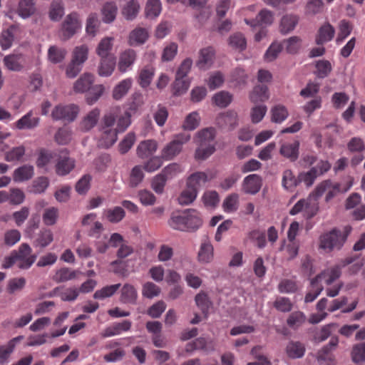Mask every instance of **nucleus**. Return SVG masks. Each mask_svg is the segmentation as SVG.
I'll return each instance as SVG.
<instances>
[{
  "label": "nucleus",
  "mask_w": 365,
  "mask_h": 365,
  "mask_svg": "<svg viewBox=\"0 0 365 365\" xmlns=\"http://www.w3.org/2000/svg\"><path fill=\"white\" fill-rule=\"evenodd\" d=\"M352 230L350 225H346L342 230L337 227L324 232L319 237V248L329 252L334 250H340L347 240Z\"/></svg>",
  "instance_id": "nucleus-1"
},
{
  "label": "nucleus",
  "mask_w": 365,
  "mask_h": 365,
  "mask_svg": "<svg viewBox=\"0 0 365 365\" xmlns=\"http://www.w3.org/2000/svg\"><path fill=\"white\" fill-rule=\"evenodd\" d=\"M215 130L212 128H204L197 133L196 143L198 147L195 150V158L205 160L215 152Z\"/></svg>",
  "instance_id": "nucleus-2"
},
{
  "label": "nucleus",
  "mask_w": 365,
  "mask_h": 365,
  "mask_svg": "<svg viewBox=\"0 0 365 365\" xmlns=\"http://www.w3.org/2000/svg\"><path fill=\"white\" fill-rule=\"evenodd\" d=\"M116 121L115 113H108L101 119L99 130L101 132L100 142L102 146L108 148L111 147L118 139V131L113 128Z\"/></svg>",
  "instance_id": "nucleus-3"
},
{
  "label": "nucleus",
  "mask_w": 365,
  "mask_h": 365,
  "mask_svg": "<svg viewBox=\"0 0 365 365\" xmlns=\"http://www.w3.org/2000/svg\"><path fill=\"white\" fill-rule=\"evenodd\" d=\"M81 28V20L77 12L68 14L61 24L60 38L62 41H67L73 36Z\"/></svg>",
  "instance_id": "nucleus-4"
},
{
  "label": "nucleus",
  "mask_w": 365,
  "mask_h": 365,
  "mask_svg": "<svg viewBox=\"0 0 365 365\" xmlns=\"http://www.w3.org/2000/svg\"><path fill=\"white\" fill-rule=\"evenodd\" d=\"M190 139V135H178L173 140L167 143L162 149L160 155L163 160H172L182 150V145Z\"/></svg>",
  "instance_id": "nucleus-5"
},
{
  "label": "nucleus",
  "mask_w": 365,
  "mask_h": 365,
  "mask_svg": "<svg viewBox=\"0 0 365 365\" xmlns=\"http://www.w3.org/2000/svg\"><path fill=\"white\" fill-rule=\"evenodd\" d=\"M32 250L27 243L20 245L18 250L12 251L14 256L19 261L18 267L21 269H27L31 267L36 259V255H31Z\"/></svg>",
  "instance_id": "nucleus-6"
},
{
  "label": "nucleus",
  "mask_w": 365,
  "mask_h": 365,
  "mask_svg": "<svg viewBox=\"0 0 365 365\" xmlns=\"http://www.w3.org/2000/svg\"><path fill=\"white\" fill-rule=\"evenodd\" d=\"M78 111V107L74 104L58 105L53 109L51 116L55 120H61L70 123L76 118Z\"/></svg>",
  "instance_id": "nucleus-7"
},
{
  "label": "nucleus",
  "mask_w": 365,
  "mask_h": 365,
  "mask_svg": "<svg viewBox=\"0 0 365 365\" xmlns=\"http://www.w3.org/2000/svg\"><path fill=\"white\" fill-rule=\"evenodd\" d=\"M215 121L220 129L230 131L238 125V115L236 111L228 110L220 113Z\"/></svg>",
  "instance_id": "nucleus-8"
},
{
  "label": "nucleus",
  "mask_w": 365,
  "mask_h": 365,
  "mask_svg": "<svg viewBox=\"0 0 365 365\" xmlns=\"http://www.w3.org/2000/svg\"><path fill=\"white\" fill-rule=\"evenodd\" d=\"M339 343L337 337H332L329 343L324 346L317 354V361L320 364L332 365L334 363V356L331 351H334Z\"/></svg>",
  "instance_id": "nucleus-9"
},
{
  "label": "nucleus",
  "mask_w": 365,
  "mask_h": 365,
  "mask_svg": "<svg viewBox=\"0 0 365 365\" xmlns=\"http://www.w3.org/2000/svg\"><path fill=\"white\" fill-rule=\"evenodd\" d=\"M215 174L210 173L207 174L204 172H197L192 174L187 180V186L190 188H195L197 192L198 189L205 185V184L214 179Z\"/></svg>",
  "instance_id": "nucleus-10"
},
{
  "label": "nucleus",
  "mask_w": 365,
  "mask_h": 365,
  "mask_svg": "<svg viewBox=\"0 0 365 365\" xmlns=\"http://www.w3.org/2000/svg\"><path fill=\"white\" fill-rule=\"evenodd\" d=\"M262 178L256 174L247 176L242 184V190L245 193L255 195L257 193L262 187Z\"/></svg>",
  "instance_id": "nucleus-11"
},
{
  "label": "nucleus",
  "mask_w": 365,
  "mask_h": 365,
  "mask_svg": "<svg viewBox=\"0 0 365 365\" xmlns=\"http://www.w3.org/2000/svg\"><path fill=\"white\" fill-rule=\"evenodd\" d=\"M158 149V143L155 140L141 141L136 149V154L141 159L151 156Z\"/></svg>",
  "instance_id": "nucleus-12"
},
{
  "label": "nucleus",
  "mask_w": 365,
  "mask_h": 365,
  "mask_svg": "<svg viewBox=\"0 0 365 365\" xmlns=\"http://www.w3.org/2000/svg\"><path fill=\"white\" fill-rule=\"evenodd\" d=\"M75 168V160L68 155H61L56 164V173L58 175L65 176Z\"/></svg>",
  "instance_id": "nucleus-13"
},
{
  "label": "nucleus",
  "mask_w": 365,
  "mask_h": 365,
  "mask_svg": "<svg viewBox=\"0 0 365 365\" xmlns=\"http://www.w3.org/2000/svg\"><path fill=\"white\" fill-rule=\"evenodd\" d=\"M274 21V14L272 11L267 9L261 10L258 14L256 16L255 19L251 21H248L245 19V22L247 24L250 25L251 26H269Z\"/></svg>",
  "instance_id": "nucleus-14"
},
{
  "label": "nucleus",
  "mask_w": 365,
  "mask_h": 365,
  "mask_svg": "<svg viewBox=\"0 0 365 365\" xmlns=\"http://www.w3.org/2000/svg\"><path fill=\"white\" fill-rule=\"evenodd\" d=\"M214 56L215 53L212 48H202L199 52V58L196 61V66L202 70L209 68L213 63Z\"/></svg>",
  "instance_id": "nucleus-15"
},
{
  "label": "nucleus",
  "mask_w": 365,
  "mask_h": 365,
  "mask_svg": "<svg viewBox=\"0 0 365 365\" xmlns=\"http://www.w3.org/2000/svg\"><path fill=\"white\" fill-rule=\"evenodd\" d=\"M136 52L133 49H127L122 52L119 56L118 63V70L124 73L131 66L136 59Z\"/></svg>",
  "instance_id": "nucleus-16"
},
{
  "label": "nucleus",
  "mask_w": 365,
  "mask_h": 365,
  "mask_svg": "<svg viewBox=\"0 0 365 365\" xmlns=\"http://www.w3.org/2000/svg\"><path fill=\"white\" fill-rule=\"evenodd\" d=\"M138 299V292L130 284H125L120 290V301L123 304H135Z\"/></svg>",
  "instance_id": "nucleus-17"
},
{
  "label": "nucleus",
  "mask_w": 365,
  "mask_h": 365,
  "mask_svg": "<svg viewBox=\"0 0 365 365\" xmlns=\"http://www.w3.org/2000/svg\"><path fill=\"white\" fill-rule=\"evenodd\" d=\"M100 116V110L94 108L91 110L81 121L80 129L82 131L87 132L94 128Z\"/></svg>",
  "instance_id": "nucleus-18"
},
{
  "label": "nucleus",
  "mask_w": 365,
  "mask_h": 365,
  "mask_svg": "<svg viewBox=\"0 0 365 365\" xmlns=\"http://www.w3.org/2000/svg\"><path fill=\"white\" fill-rule=\"evenodd\" d=\"M116 59L115 56L101 58L98 68V75L103 77L110 76L115 67Z\"/></svg>",
  "instance_id": "nucleus-19"
},
{
  "label": "nucleus",
  "mask_w": 365,
  "mask_h": 365,
  "mask_svg": "<svg viewBox=\"0 0 365 365\" xmlns=\"http://www.w3.org/2000/svg\"><path fill=\"white\" fill-rule=\"evenodd\" d=\"M94 78L93 76L91 73H83L81 77L74 83L73 91L76 93H85L92 88Z\"/></svg>",
  "instance_id": "nucleus-20"
},
{
  "label": "nucleus",
  "mask_w": 365,
  "mask_h": 365,
  "mask_svg": "<svg viewBox=\"0 0 365 365\" xmlns=\"http://www.w3.org/2000/svg\"><path fill=\"white\" fill-rule=\"evenodd\" d=\"M268 88L265 85H256L250 93L249 98L253 103L264 102L269 98Z\"/></svg>",
  "instance_id": "nucleus-21"
},
{
  "label": "nucleus",
  "mask_w": 365,
  "mask_h": 365,
  "mask_svg": "<svg viewBox=\"0 0 365 365\" xmlns=\"http://www.w3.org/2000/svg\"><path fill=\"white\" fill-rule=\"evenodd\" d=\"M34 175V166L31 165H24L14 171L13 180L14 182H24L31 179Z\"/></svg>",
  "instance_id": "nucleus-22"
},
{
  "label": "nucleus",
  "mask_w": 365,
  "mask_h": 365,
  "mask_svg": "<svg viewBox=\"0 0 365 365\" xmlns=\"http://www.w3.org/2000/svg\"><path fill=\"white\" fill-rule=\"evenodd\" d=\"M186 232H195L202 225V221L195 210H186Z\"/></svg>",
  "instance_id": "nucleus-23"
},
{
  "label": "nucleus",
  "mask_w": 365,
  "mask_h": 365,
  "mask_svg": "<svg viewBox=\"0 0 365 365\" xmlns=\"http://www.w3.org/2000/svg\"><path fill=\"white\" fill-rule=\"evenodd\" d=\"M299 142L295 140L293 143L283 144L280 148L279 153L291 162H294L299 158Z\"/></svg>",
  "instance_id": "nucleus-24"
},
{
  "label": "nucleus",
  "mask_w": 365,
  "mask_h": 365,
  "mask_svg": "<svg viewBox=\"0 0 365 365\" xmlns=\"http://www.w3.org/2000/svg\"><path fill=\"white\" fill-rule=\"evenodd\" d=\"M227 43L232 49L242 52L247 48V40L243 34L236 32L227 38Z\"/></svg>",
  "instance_id": "nucleus-25"
},
{
  "label": "nucleus",
  "mask_w": 365,
  "mask_h": 365,
  "mask_svg": "<svg viewBox=\"0 0 365 365\" xmlns=\"http://www.w3.org/2000/svg\"><path fill=\"white\" fill-rule=\"evenodd\" d=\"M186 220V210L183 212V215H180L179 212H173L170 215V219L168 221V225L173 230L186 232L185 227Z\"/></svg>",
  "instance_id": "nucleus-26"
},
{
  "label": "nucleus",
  "mask_w": 365,
  "mask_h": 365,
  "mask_svg": "<svg viewBox=\"0 0 365 365\" xmlns=\"http://www.w3.org/2000/svg\"><path fill=\"white\" fill-rule=\"evenodd\" d=\"M335 34L334 28L329 24H326L321 26L319 29L318 34L316 37V43L322 45L324 43L331 41Z\"/></svg>",
  "instance_id": "nucleus-27"
},
{
  "label": "nucleus",
  "mask_w": 365,
  "mask_h": 365,
  "mask_svg": "<svg viewBox=\"0 0 365 365\" xmlns=\"http://www.w3.org/2000/svg\"><path fill=\"white\" fill-rule=\"evenodd\" d=\"M299 18L296 15L287 14L284 16L280 22L279 30L283 34H287L293 31L296 27Z\"/></svg>",
  "instance_id": "nucleus-28"
},
{
  "label": "nucleus",
  "mask_w": 365,
  "mask_h": 365,
  "mask_svg": "<svg viewBox=\"0 0 365 365\" xmlns=\"http://www.w3.org/2000/svg\"><path fill=\"white\" fill-rule=\"evenodd\" d=\"M196 349L204 351H212L214 346L211 340L208 341L205 337H198L192 343H189L186 346L187 351H192Z\"/></svg>",
  "instance_id": "nucleus-29"
},
{
  "label": "nucleus",
  "mask_w": 365,
  "mask_h": 365,
  "mask_svg": "<svg viewBox=\"0 0 365 365\" xmlns=\"http://www.w3.org/2000/svg\"><path fill=\"white\" fill-rule=\"evenodd\" d=\"M23 339V336H19L11 339L6 346H0V364H4L7 361L16 344Z\"/></svg>",
  "instance_id": "nucleus-30"
},
{
  "label": "nucleus",
  "mask_w": 365,
  "mask_h": 365,
  "mask_svg": "<svg viewBox=\"0 0 365 365\" xmlns=\"http://www.w3.org/2000/svg\"><path fill=\"white\" fill-rule=\"evenodd\" d=\"M36 11L34 0H20L17 9L18 14L23 19H27Z\"/></svg>",
  "instance_id": "nucleus-31"
},
{
  "label": "nucleus",
  "mask_w": 365,
  "mask_h": 365,
  "mask_svg": "<svg viewBox=\"0 0 365 365\" xmlns=\"http://www.w3.org/2000/svg\"><path fill=\"white\" fill-rule=\"evenodd\" d=\"M151 110L153 112V118L157 125L160 127L163 126L168 117V111L167 108L161 104H158L156 106H153L151 107Z\"/></svg>",
  "instance_id": "nucleus-32"
},
{
  "label": "nucleus",
  "mask_w": 365,
  "mask_h": 365,
  "mask_svg": "<svg viewBox=\"0 0 365 365\" xmlns=\"http://www.w3.org/2000/svg\"><path fill=\"white\" fill-rule=\"evenodd\" d=\"M324 275L325 274L322 272L311 280V285L314 289V292H309L306 294L304 298L305 302L307 303L313 302L322 292L324 288L322 285H318V282L323 277H324Z\"/></svg>",
  "instance_id": "nucleus-33"
},
{
  "label": "nucleus",
  "mask_w": 365,
  "mask_h": 365,
  "mask_svg": "<svg viewBox=\"0 0 365 365\" xmlns=\"http://www.w3.org/2000/svg\"><path fill=\"white\" fill-rule=\"evenodd\" d=\"M314 74L319 78H324L327 77L332 71V66L329 61L322 59L315 62Z\"/></svg>",
  "instance_id": "nucleus-34"
},
{
  "label": "nucleus",
  "mask_w": 365,
  "mask_h": 365,
  "mask_svg": "<svg viewBox=\"0 0 365 365\" xmlns=\"http://www.w3.org/2000/svg\"><path fill=\"white\" fill-rule=\"evenodd\" d=\"M101 11L103 21L105 23H111L115 19L118 6L114 2H107L103 5Z\"/></svg>",
  "instance_id": "nucleus-35"
},
{
  "label": "nucleus",
  "mask_w": 365,
  "mask_h": 365,
  "mask_svg": "<svg viewBox=\"0 0 365 365\" xmlns=\"http://www.w3.org/2000/svg\"><path fill=\"white\" fill-rule=\"evenodd\" d=\"M286 352L292 359L302 358L304 354L305 347L299 341H290L286 347Z\"/></svg>",
  "instance_id": "nucleus-36"
},
{
  "label": "nucleus",
  "mask_w": 365,
  "mask_h": 365,
  "mask_svg": "<svg viewBox=\"0 0 365 365\" xmlns=\"http://www.w3.org/2000/svg\"><path fill=\"white\" fill-rule=\"evenodd\" d=\"M148 38V33L143 28L135 29L132 31L129 36V44L135 46L143 44Z\"/></svg>",
  "instance_id": "nucleus-37"
},
{
  "label": "nucleus",
  "mask_w": 365,
  "mask_h": 365,
  "mask_svg": "<svg viewBox=\"0 0 365 365\" xmlns=\"http://www.w3.org/2000/svg\"><path fill=\"white\" fill-rule=\"evenodd\" d=\"M67 54V51L56 46H51L48 50V58L52 63L62 62Z\"/></svg>",
  "instance_id": "nucleus-38"
},
{
  "label": "nucleus",
  "mask_w": 365,
  "mask_h": 365,
  "mask_svg": "<svg viewBox=\"0 0 365 365\" xmlns=\"http://www.w3.org/2000/svg\"><path fill=\"white\" fill-rule=\"evenodd\" d=\"M248 76L241 68H235L231 73V81L235 87L245 88L247 83Z\"/></svg>",
  "instance_id": "nucleus-39"
},
{
  "label": "nucleus",
  "mask_w": 365,
  "mask_h": 365,
  "mask_svg": "<svg viewBox=\"0 0 365 365\" xmlns=\"http://www.w3.org/2000/svg\"><path fill=\"white\" fill-rule=\"evenodd\" d=\"M139 4L135 0L128 1L122 9V14L127 20H133L138 13Z\"/></svg>",
  "instance_id": "nucleus-40"
},
{
  "label": "nucleus",
  "mask_w": 365,
  "mask_h": 365,
  "mask_svg": "<svg viewBox=\"0 0 365 365\" xmlns=\"http://www.w3.org/2000/svg\"><path fill=\"white\" fill-rule=\"evenodd\" d=\"M16 29V26H11L2 31L0 36V45L2 49L6 50L11 46L14 39V33Z\"/></svg>",
  "instance_id": "nucleus-41"
},
{
  "label": "nucleus",
  "mask_w": 365,
  "mask_h": 365,
  "mask_svg": "<svg viewBox=\"0 0 365 365\" xmlns=\"http://www.w3.org/2000/svg\"><path fill=\"white\" fill-rule=\"evenodd\" d=\"M78 272V271L72 270L70 268L63 267L57 270L53 279L57 282H64L75 279Z\"/></svg>",
  "instance_id": "nucleus-42"
},
{
  "label": "nucleus",
  "mask_w": 365,
  "mask_h": 365,
  "mask_svg": "<svg viewBox=\"0 0 365 365\" xmlns=\"http://www.w3.org/2000/svg\"><path fill=\"white\" fill-rule=\"evenodd\" d=\"M104 90L105 88L103 85L98 84L93 86L92 88H91L90 90L87 91L88 93L86 96V101L87 103L89 105H93L97 102L103 95Z\"/></svg>",
  "instance_id": "nucleus-43"
},
{
  "label": "nucleus",
  "mask_w": 365,
  "mask_h": 365,
  "mask_svg": "<svg viewBox=\"0 0 365 365\" xmlns=\"http://www.w3.org/2000/svg\"><path fill=\"white\" fill-rule=\"evenodd\" d=\"M20 55H8L4 58L5 66L12 71H20L23 68Z\"/></svg>",
  "instance_id": "nucleus-44"
},
{
  "label": "nucleus",
  "mask_w": 365,
  "mask_h": 365,
  "mask_svg": "<svg viewBox=\"0 0 365 365\" xmlns=\"http://www.w3.org/2000/svg\"><path fill=\"white\" fill-rule=\"evenodd\" d=\"M111 41V38H104L98 43L96 48V53L101 58L114 56V55L110 53L113 47Z\"/></svg>",
  "instance_id": "nucleus-45"
},
{
  "label": "nucleus",
  "mask_w": 365,
  "mask_h": 365,
  "mask_svg": "<svg viewBox=\"0 0 365 365\" xmlns=\"http://www.w3.org/2000/svg\"><path fill=\"white\" fill-rule=\"evenodd\" d=\"M32 113L31 112L28 113L25 115H24L21 119H19L16 123V126L19 130L23 129H31L36 127L38 123V118H31Z\"/></svg>",
  "instance_id": "nucleus-46"
},
{
  "label": "nucleus",
  "mask_w": 365,
  "mask_h": 365,
  "mask_svg": "<svg viewBox=\"0 0 365 365\" xmlns=\"http://www.w3.org/2000/svg\"><path fill=\"white\" fill-rule=\"evenodd\" d=\"M282 184L287 190L293 189L298 186V176L295 177L290 169H287L283 172Z\"/></svg>",
  "instance_id": "nucleus-47"
},
{
  "label": "nucleus",
  "mask_w": 365,
  "mask_h": 365,
  "mask_svg": "<svg viewBox=\"0 0 365 365\" xmlns=\"http://www.w3.org/2000/svg\"><path fill=\"white\" fill-rule=\"evenodd\" d=\"M232 95L225 91H220L213 96L215 105L220 108L227 107L232 103Z\"/></svg>",
  "instance_id": "nucleus-48"
},
{
  "label": "nucleus",
  "mask_w": 365,
  "mask_h": 365,
  "mask_svg": "<svg viewBox=\"0 0 365 365\" xmlns=\"http://www.w3.org/2000/svg\"><path fill=\"white\" fill-rule=\"evenodd\" d=\"M317 176V168H311L307 172H302L298 175V185L304 182L307 187H310L314 184Z\"/></svg>",
  "instance_id": "nucleus-49"
},
{
  "label": "nucleus",
  "mask_w": 365,
  "mask_h": 365,
  "mask_svg": "<svg viewBox=\"0 0 365 365\" xmlns=\"http://www.w3.org/2000/svg\"><path fill=\"white\" fill-rule=\"evenodd\" d=\"M125 212L121 207H114L106 211L107 220L112 223H117L121 221L125 217Z\"/></svg>",
  "instance_id": "nucleus-50"
},
{
  "label": "nucleus",
  "mask_w": 365,
  "mask_h": 365,
  "mask_svg": "<svg viewBox=\"0 0 365 365\" xmlns=\"http://www.w3.org/2000/svg\"><path fill=\"white\" fill-rule=\"evenodd\" d=\"M48 185L49 180L47 177H38L33 181L30 192L34 194L43 193Z\"/></svg>",
  "instance_id": "nucleus-51"
},
{
  "label": "nucleus",
  "mask_w": 365,
  "mask_h": 365,
  "mask_svg": "<svg viewBox=\"0 0 365 365\" xmlns=\"http://www.w3.org/2000/svg\"><path fill=\"white\" fill-rule=\"evenodd\" d=\"M64 14V8L63 4L59 0H54L51 4L49 11V17L52 21H59Z\"/></svg>",
  "instance_id": "nucleus-52"
},
{
  "label": "nucleus",
  "mask_w": 365,
  "mask_h": 365,
  "mask_svg": "<svg viewBox=\"0 0 365 365\" xmlns=\"http://www.w3.org/2000/svg\"><path fill=\"white\" fill-rule=\"evenodd\" d=\"M120 287V284L106 286L97 290L93 294V298L96 299H103L106 297H110L117 292Z\"/></svg>",
  "instance_id": "nucleus-53"
},
{
  "label": "nucleus",
  "mask_w": 365,
  "mask_h": 365,
  "mask_svg": "<svg viewBox=\"0 0 365 365\" xmlns=\"http://www.w3.org/2000/svg\"><path fill=\"white\" fill-rule=\"evenodd\" d=\"M131 80L125 79L120 82L113 91V97L115 100L120 99L130 88Z\"/></svg>",
  "instance_id": "nucleus-54"
},
{
  "label": "nucleus",
  "mask_w": 365,
  "mask_h": 365,
  "mask_svg": "<svg viewBox=\"0 0 365 365\" xmlns=\"http://www.w3.org/2000/svg\"><path fill=\"white\" fill-rule=\"evenodd\" d=\"M213 257V247L210 242H205L201 245L198 252L199 261L209 262Z\"/></svg>",
  "instance_id": "nucleus-55"
},
{
  "label": "nucleus",
  "mask_w": 365,
  "mask_h": 365,
  "mask_svg": "<svg viewBox=\"0 0 365 365\" xmlns=\"http://www.w3.org/2000/svg\"><path fill=\"white\" fill-rule=\"evenodd\" d=\"M197 191L195 188H190L187 186V188L183 190L180 195L178 197V202L182 205H187L192 203L197 197Z\"/></svg>",
  "instance_id": "nucleus-56"
},
{
  "label": "nucleus",
  "mask_w": 365,
  "mask_h": 365,
  "mask_svg": "<svg viewBox=\"0 0 365 365\" xmlns=\"http://www.w3.org/2000/svg\"><path fill=\"white\" fill-rule=\"evenodd\" d=\"M88 47L85 45L76 47L73 51L71 61L83 66L88 58Z\"/></svg>",
  "instance_id": "nucleus-57"
},
{
  "label": "nucleus",
  "mask_w": 365,
  "mask_h": 365,
  "mask_svg": "<svg viewBox=\"0 0 365 365\" xmlns=\"http://www.w3.org/2000/svg\"><path fill=\"white\" fill-rule=\"evenodd\" d=\"M53 240V235L50 230H43L40 232L35 241V245L41 248L47 247Z\"/></svg>",
  "instance_id": "nucleus-58"
},
{
  "label": "nucleus",
  "mask_w": 365,
  "mask_h": 365,
  "mask_svg": "<svg viewBox=\"0 0 365 365\" xmlns=\"http://www.w3.org/2000/svg\"><path fill=\"white\" fill-rule=\"evenodd\" d=\"M58 217V209L54 207L47 208L43 214V222L46 225H53Z\"/></svg>",
  "instance_id": "nucleus-59"
},
{
  "label": "nucleus",
  "mask_w": 365,
  "mask_h": 365,
  "mask_svg": "<svg viewBox=\"0 0 365 365\" xmlns=\"http://www.w3.org/2000/svg\"><path fill=\"white\" fill-rule=\"evenodd\" d=\"M272 121L274 123H282L288 116V112L286 108L282 105L274 106L271 110Z\"/></svg>",
  "instance_id": "nucleus-60"
},
{
  "label": "nucleus",
  "mask_w": 365,
  "mask_h": 365,
  "mask_svg": "<svg viewBox=\"0 0 365 365\" xmlns=\"http://www.w3.org/2000/svg\"><path fill=\"white\" fill-rule=\"evenodd\" d=\"M144 178V173L142 168L139 165L135 166L130 173L129 185L131 187H136L140 185Z\"/></svg>",
  "instance_id": "nucleus-61"
},
{
  "label": "nucleus",
  "mask_w": 365,
  "mask_h": 365,
  "mask_svg": "<svg viewBox=\"0 0 365 365\" xmlns=\"http://www.w3.org/2000/svg\"><path fill=\"white\" fill-rule=\"evenodd\" d=\"M301 38L298 36H292L284 40L282 44L285 45V50L288 53L295 54L300 48Z\"/></svg>",
  "instance_id": "nucleus-62"
},
{
  "label": "nucleus",
  "mask_w": 365,
  "mask_h": 365,
  "mask_svg": "<svg viewBox=\"0 0 365 365\" xmlns=\"http://www.w3.org/2000/svg\"><path fill=\"white\" fill-rule=\"evenodd\" d=\"M161 11V4L160 0H149L145 6V14L147 17L155 18Z\"/></svg>",
  "instance_id": "nucleus-63"
},
{
  "label": "nucleus",
  "mask_w": 365,
  "mask_h": 365,
  "mask_svg": "<svg viewBox=\"0 0 365 365\" xmlns=\"http://www.w3.org/2000/svg\"><path fill=\"white\" fill-rule=\"evenodd\" d=\"M351 359L355 363L365 361V342L357 344L353 346Z\"/></svg>",
  "instance_id": "nucleus-64"
}]
</instances>
